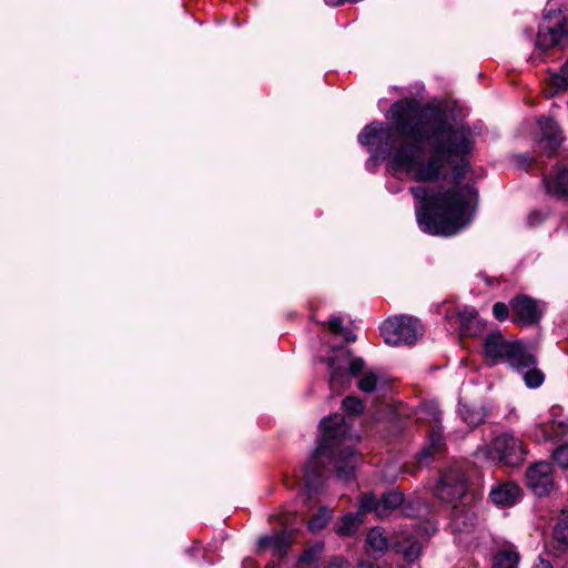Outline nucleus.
<instances>
[{
    "instance_id": "1",
    "label": "nucleus",
    "mask_w": 568,
    "mask_h": 568,
    "mask_svg": "<svg viewBox=\"0 0 568 568\" xmlns=\"http://www.w3.org/2000/svg\"><path fill=\"white\" fill-rule=\"evenodd\" d=\"M394 129L410 141L395 145L392 129L382 122L366 125L358 134L362 145L381 140L393 150L392 168L412 175L417 182L435 183L447 178V164L454 159L458 164L453 170L455 186H412L410 194L418 202L415 207L419 227L432 235L452 236L469 224L466 211L473 189L458 187L466 176L471 151V132L468 128L453 125L439 108H422L415 99L394 102L388 111Z\"/></svg>"
},
{
    "instance_id": "2",
    "label": "nucleus",
    "mask_w": 568,
    "mask_h": 568,
    "mask_svg": "<svg viewBox=\"0 0 568 568\" xmlns=\"http://www.w3.org/2000/svg\"><path fill=\"white\" fill-rule=\"evenodd\" d=\"M322 438L317 448L304 466V479L307 489L320 493L324 486L332 464L339 480H349L355 476L358 456L353 447L344 416L335 414L321 422Z\"/></svg>"
},
{
    "instance_id": "3",
    "label": "nucleus",
    "mask_w": 568,
    "mask_h": 568,
    "mask_svg": "<svg viewBox=\"0 0 568 568\" xmlns=\"http://www.w3.org/2000/svg\"><path fill=\"white\" fill-rule=\"evenodd\" d=\"M535 45L541 52L568 45V0H548ZM549 81L555 91L568 89V61Z\"/></svg>"
},
{
    "instance_id": "4",
    "label": "nucleus",
    "mask_w": 568,
    "mask_h": 568,
    "mask_svg": "<svg viewBox=\"0 0 568 568\" xmlns=\"http://www.w3.org/2000/svg\"><path fill=\"white\" fill-rule=\"evenodd\" d=\"M484 354L491 365L506 361L514 369H524L535 363V355L523 341L508 342L498 331L484 339Z\"/></svg>"
},
{
    "instance_id": "5",
    "label": "nucleus",
    "mask_w": 568,
    "mask_h": 568,
    "mask_svg": "<svg viewBox=\"0 0 568 568\" xmlns=\"http://www.w3.org/2000/svg\"><path fill=\"white\" fill-rule=\"evenodd\" d=\"M477 454L507 466H518L526 459L527 449L519 437L504 433L496 436L489 445L478 448Z\"/></svg>"
},
{
    "instance_id": "6",
    "label": "nucleus",
    "mask_w": 568,
    "mask_h": 568,
    "mask_svg": "<svg viewBox=\"0 0 568 568\" xmlns=\"http://www.w3.org/2000/svg\"><path fill=\"white\" fill-rule=\"evenodd\" d=\"M381 334L388 345H414L423 336L424 326L416 317L399 315L385 321Z\"/></svg>"
},
{
    "instance_id": "7",
    "label": "nucleus",
    "mask_w": 568,
    "mask_h": 568,
    "mask_svg": "<svg viewBox=\"0 0 568 568\" xmlns=\"http://www.w3.org/2000/svg\"><path fill=\"white\" fill-rule=\"evenodd\" d=\"M331 388L345 387L351 384V377L357 376L364 371L365 362L361 357L352 358L348 351L341 352L339 354L329 357L327 361Z\"/></svg>"
},
{
    "instance_id": "8",
    "label": "nucleus",
    "mask_w": 568,
    "mask_h": 568,
    "mask_svg": "<svg viewBox=\"0 0 568 568\" xmlns=\"http://www.w3.org/2000/svg\"><path fill=\"white\" fill-rule=\"evenodd\" d=\"M467 491V481L465 474L453 468L444 473L437 484L436 495L445 503L456 505Z\"/></svg>"
},
{
    "instance_id": "9",
    "label": "nucleus",
    "mask_w": 568,
    "mask_h": 568,
    "mask_svg": "<svg viewBox=\"0 0 568 568\" xmlns=\"http://www.w3.org/2000/svg\"><path fill=\"white\" fill-rule=\"evenodd\" d=\"M526 483L535 495H548L554 486L551 465L546 462L531 465L526 471Z\"/></svg>"
},
{
    "instance_id": "10",
    "label": "nucleus",
    "mask_w": 568,
    "mask_h": 568,
    "mask_svg": "<svg viewBox=\"0 0 568 568\" xmlns=\"http://www.w3.org/2000/svg\"><path fill=\"white\" fill-rule=\"evenodd\" d=\"M514 313V322L523 325L537 324L542 316V308L539 302L527 295H519L510 301Z\"/></svg>"
},
{
    "instance_id": "11",
    "label": "nucleus",
    "mask_w": 568,
    "mask_h": 568,
    "mask_svg": "<svg viewBox=\"0 0 568 568\" xmlns=\"http://www.w3.org/2000/svg\"><path fill=\"white\" fill-rule=\"evenodd\" d=\"M538 124L540 128V136L537 144L547 156H551L561 143V131L557 122L549 116H541Z\"/></svg>"
},
{
    "instance_id": "12",
    "label": "nucleus",
    "mask_w": 568,
    "mask_h": 568,
    "mask_svg": "<svg viewBox=\"0 0 568 568\" xmlns=\"http://www.w3.org/2000/svg\"><path fill=\"white\" fill-rule=\"evenodd\" d=\"M293 542V531H281L272 536H262L258 539L261 549H272V557L281 560L286 556Z\"/></svg>"
},
{
    "instance_id": "13",
    "label": "nucleus",
    "mask_w": 568,
    "mask_h": 568,
    "mask_svg": "<svg viewBox=\"0 0 568 568\" xmlns=\"http://www.w3.org/2000/svg\"><path fill=\"white\" fill-rule=\"evenodd\" d=\"M393 549L399 554L407 564H413L422 556L424 545L412 535H399L393 544Z\"/></svg>"
},
{
    "instance_id": "14",
    "label": "nucleus",
    "mask_w": 568,
    "mask_h": 568,
    "mask_svg": "<svg viewBox=\"0 0 568 568\" xmlns=\"http://www.w3.org/2000/svg\"><path fill=\"white\" fill-rule=\"evenodd\" d=\"M544 184L548 194L568 200V169L558 168L544 178Z\"/></svg>"
},
{
    "instance_id": "15",
    "label": "nucleus",
    "mask_w": 568,
    "mask_h": 568,
    "mask_svg": "<svg viewBox=\"0 0 568 568\" xmlns=\"http://www.w3.org/2000/svg\"><path fill=\"white\" fill-rule=\"evenodd\" d=\"M490 499L496 505L503 507L514 506L520 498V488L518 485L506 481L494 486L489 493Z\"/></svg>"
},
{
    "instance_id": "16",
    "label": "nucleus",
    "mask_w": 568,
    "mask_h": 568,
    "mask_svg": "<svg viewBox=\"0 0 568 568\" xmlns=\"http://www.w3.org/2000/svg\"><path fill=\"white\" fill-rule=\"evenodd\" d=\"M460 329L469 336H477L485 329V322L479 317L478 312L473 307H464L458 314Z\"/></svg>"
},
{
    "instance_id": "17",
    "label": "nucleus",
    "mask_w": 568,
    "mask_h": 568,
    "mask_svg": "<svg viewBox=\"0 0 568 568\" xmlns=\"http://www.w3.org/2000/svg\"><path fill=\"white\" fill-rule=\"evenodd\" d=\"M445 446L443 432L439 426L432 429L428 435L427 443L418 454V463L427 465L430 457L437 453H440Z\"/></svg>"
},
{
    "instance_id": "18",
    "label": "nucleus",
    "mask_w": 568,
    "mask_h": 568,
    "mask_svg": "<svg viewBox=\"0 0 568 568\" xmlns=\"http://www.w3.org/2000/svg\"><path fill=\"white\" fill-rule=\"evenodd\" d=\"M388 547V538L382 528L375 527L368 531L366 536V552L369 556L375 558L381 557L385 554Z\"/></svg>"
},
{
    "instance_id": "19",
    "label": "nucleus",
    "mask_w": 568,
    "mask_h": 568,
    "mask_svg": "<svg viewBox=\"0 0 568 568\" xmlns=\"http://www.w3.org/2000/svg\"><path fill=\"white\" fill-rule=\"evenodd\" d=\"M475 525L474 513L465 506L454 505L452 511V526L457 531H469Z\"/></svg>"
},
{
    "instance_id": "20",
    "label": "nucleus",
    "mask_w": 568,
    "mask_h": 568,
    "mask_svg": "<svg viewBox=\"0 0 568 568\" xmlns=\"http://www.w3.org/2000/svg\"><path fill=\"white\" fill-rule=\"evenodd\" d=\"M552 542L556 549L568 548V510L561 511L552 530Z\"/></svg>"
},
{
    "instance_id": "21",
    "label": "nucleus",
    "mask_w": 568,
    "mask_h": 568,
    "mask_svg": "<svg viewBox=\"0 0 568 568\" xmlns=\"http://www.w3.org/2000/svg\"><path fill=\"white\" fill-rule=\"evenodd\" d=\"M404 503V495L399 491L385 493L379 499L378 518L387 517L394 509Z\"/></svg>"
},
{
    "instance_id": "22",
    "label": "nucleus",
    "mask_w": 568,
    "mask_h": 568,
    "mask_svg": "<svg viewBox=\"0 0 568 568\" xmlns=\"http://www.w3.org/2000/svg\"><path fill=\"white\" fill-rule=\"evenodd\" d=\"M362 515L357 511L355 514L348 513L342 518V523L336 528L339 536H352L359 528L363 523Z\"/></svg>"
},
{
    "instance_id": "23",
    "label": "nucleus",
    "mask_w": 568,
    "mask_h": 568,
    "mask_svg": "<svg viewBox=\"0 0 568 568\" xmlns=\"http://www.w3.org/2000/svg\"><path fill=\"white\" fill-rule=\"evenodd\" d=\"M537 365V357L535 356V363L525 367L524 369H516L518 373L523 375L524 382L529 388H537L539 387L544 381L545 375L544 373L536 367Z\"/></svg>"
},
{
    "instance_id": "24",
    "label": "nucleus",
    "mask_w": 568,
    "mask_h": 568,
    "mask_svg": "<svg viewBox=\"0 0 568 568\" xmlns=\"http://www.w3.org/2000/svg\"><path fill=\"white\" fill-rule=\"evenodd\" d=\"M324 551L323 542H315L311 547H308L301 556L300 562L307 566H315L320 561Z\"/></svg>"
},
{
    "instance_id": "25",
    "label": "nucleus",
    "mask_w": 568,
    "mask_h": 568,
    "mask_svg": "<svg viewBox=\"0 0 568 568\" xmlns=\"http://www.w3.org/2000/svg\"><path fill=\"white\" fill-rule=\"evenodd\" d=\"M379 499L372 493H365L359 497L358 513L364 516L365 514H375L378 518Z\"/></svg>"
},
{
    "instance_id": "26",
    "label": "nucleus",
    "mask_w": 568,
    "mask_h": 568,
    "mask_svg": "<svg viewBox=\"0 0 568 568\" xmlns=\"http://www.w3.org/2000/svg\"><path fill=\"white\" fill-rule=\"evenodd\" d=\"M518 555L511 550H503L495 555L491 568H515Z\"/></svg>"
},
{
    "instance_id": "27",
    "label": "nucleus",
    "mask_w": 568,
    "mask_h": 568,
    "mask_svg": "<svg viewBox=\"0 0 568 568\" xmlns=\"http://www.w3.org/2000/svg\"><path fill=\"white\" fill-rule=\"evenodd\" d=\"M331 518V511L326 507H322L310 519L308 528L312 531L323 529Z\"/></svg>"
},
{
    "instance_id": "28",
    "label": "nucleus",
    "mask_w": 568,
    "mask_h": 568,
    "mask_svg": "<svg viewBox=\"0 0 568 568\" xmlns=\"http://www.w3.org/2000/svg\"><path fill=\"white\" fill-rule=\"evenodd\" d=\"M378 376L374 372H365L358 382V388L364 393H373L377 388Z\"/></svg>"
},
{
    "instance_id": "29",
    "label": "nucleus",
    "mask_w": 568,
    "mask_h": 568,
    "mask_svg": "<svg viewBox=\"0 0 568 568\" xmlns=\"http://www.w3.org/2000/svg\"><path fill=\"white\" fill-rule=\"evenodd\" d=\"M343 409L348 414L359 415L364 409L363 402L355 396H347L342 403Z\"/></svg>"
},
{
    "instance_id": "30",
    "label": "nucleus",
    "mask_w": 568,
    "mask_h": 568,
    "mask_svg": "<svg viewBox=\"0 0 568 568\" xmlns=\"http://www.w3.org/2000/svg\"><path fill=\"white\" fill-rule=\"evenodd\" d=\"M463 419L470 426H477L484 420V413L480 409L471 410L465 408L460 410Z\"/></svg>"
},
{
    "instance_id": "31",
    "label": "nucleus",
    "mask_w": 568,
    "mask_h": 568,
    "mask_svg": "<svg viewBox=\"0 0 568 568\" xmlns=\"http://www.w3.org/2000/svg\"><path fill=\"white\" fill-rule=\"evenodd\" d=\"M552 458L561 468H568V444L559 446L552 453Z\"/></svg>"
},
{
    "instance_id": "32",
    "label": "nucleus",
    "mask_w": 568,
    "mask_h": 568,
    "mask_svg": "<svg viewBox=\"0 0 568 568\" xmlns=\"http://www.w3.org/2000/svg\"><path fill=\"white\" fill-rule=\"evenodd\" d=\"M493 313L497 320L504 321L508 317L509 308L505 303L497 302L493 306Z\"/></svg>"
},
{
    "instance_id": "33",
    "label": "nucleus",
    "mask_w": 568,
    "mask_h": 568,
    "mask_svg": "<svg viewBox=\"0 0 568 568\" xmlns=\"http://www.w3.org/2000/svg\"><path fill=\"white\" fill-rule=\"evenodd\" d=\"M515 162L519 168L527 169L535 162V159L532 156H530L529 154L524 153V154L516 155Z\"/></svg>"
},
{
    "instance_id": "34",
    "label": "nucleus",
    "mask_w": 568,
    "mask_h": 568,
    "mask_svg": "<svg viewBox=\"0 0 568 568\" xmlns=\"http://www.w3.org/2000/svg\"><path fill=\"white\" fill-rule=\"evenodd\" d=\"M327 324L329 329L335 334H342L344 331L343 321L339 317H332Z\"/></svg>"
},
{
    "instance_id": "35",
    "label": "nucleus",
    "mask_w": 568,
    "mask_h": 568,
    "mask_svg": "<svg viewBox=\"0 0 568 568\" xmlns=\"http://www.w3.org/2000/svg\"><path fill=\"white\" fill-rule=\"evenodd\" d=\"M545 220V215L540 212H531L528 216V223L530 226H535Z\"/></svg>"
},
{
    "instance_id": "36",
    "label": "nucleus",
    "mask_w": 568,
    "mask_h": 568,
    "mask_svg": "<svg viewBox=\"0 0 568 568\" xmlns=\"http://www.w3.org/2000/svg\"><path fill=\"white\" fill-rule=\"evenodd\" d=\"M326 568H349L348 561L344 558H334Z\"/></svg>"
},
{
    "instance_id": "37",
    "label": "nucleus",
    "mask_w": 568,
    "mask_h": 568,
    "mask_svg": "<svg viewBox=\"0 0 568 568\" xmlns=\"http://www.w3.org/2000/svg\"><path fill=\"white\" fill-rule=\"evenodd\" d=\"M532 568H554V567L548 560L540 558L539 562L536 564Z\"/></svg>"
},
{
    "instance_id": "38",
    "label": "nucleus",
    "mask_w": 568,
    "mask_h": 568,
    "mask_svg": "<svg viewBox=\"0 0 568 568\" xmlns=\"http://www.w3.org/2000/svg\"><path fill=\"white\" fill-rule=\"evenodd\" d=\"M354 568H382V567L378 565L372 564V562L362 561V562L357 564Z\"/></svg>"
},
{
    "instance_id": "39",
    "label": "nucleus",
    "mask_w": 568,
    "mask_h": 568,
    "mask_svg": "<svg viewBox=\"0 0 568 568\" xmlns=\"http://www.w3.org/2000/svg\"><path fill=\"white\" fill-rule=\"evenodd\" d=\"M558 427L560 428V432L558 433L559 435H564L568 430V425L564 422H559Z\"/></svg>"
},
{
    "instance_id": "40",
    "label": "nucleus",
    "mask_w": 568,
    "mask_h": 568,
    "mask_svg": "<svg viewBox=\"0 0 568 568\" xmlns=\"http://www.w3.org/2000/svg\"><path fill=\"white\" fill-rule=\"evenodd\" d=\"M278 561L280 560L273 558L272 561L270 564H267L265 568H276Z\"/></svg>"
},
{
    "instance_id": "41",
    "label": "nucleus",
    "mask_w": 568,
    "mask_h": 568,
    "mask_svg": "<svg viewBox=\"0 0 568 568\" xmlns=\"http://www.w3.org/2000/svg\"><path fill=\"white\" fill-rule=\"evenodd\" d=\"M439 415H440V413H439L437 409H434V412H433V418H434L435 420H439Z\"/></svg>"
},
{
    "instance_id": "42",
    "label": "nucleus",
    "mask_w": 568,
    "mask_h": 568,
    "mask_svg": "<svg viewBox=\"0 0 568 568\" xmlns=\"http://www.w3.org/2000/svg\"><path fill=\"white\" fill-rule=\"evenodd\" d=\"M484 280L489 284V278L487 276H484Z\"/></svg>"
}]
</instances>
